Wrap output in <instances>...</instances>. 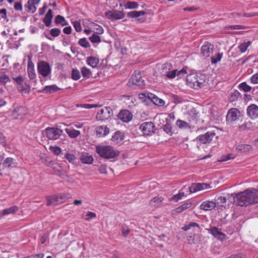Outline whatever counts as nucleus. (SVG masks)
Segmentation results:
<instances>
[{"mask_svg": "<svg viewBox=\"0 0 258 258\" xmlns=\"http://www.w3.org/2000/svg\"><path fill=\"white\" fill-rule=\"evenodd\" d=\"M163 129L165 132L169 135H171L172 133V127H171V121H168L164 125L162 126Z\"/></svg>", "mask_w": 258, "mask_h": 258, "instance_id": "nucleus-43", "label": "nucleus"}, {"mask_svg": "<svg viewBox=\"0 0 258 258\" xmlns=\"http://www.w3.org/2000/svg\"><path fill=\"white\" fill-rule=\"evenodd\" d=\"M123 139V134L121 132L117 131L112 136L111 141L113 144H118L121 143Z\"/></svg>", "mask_w": 258, "mask_h": 258, "instance_id": "nucleus-25", "label": "nucleus"}, {"mask_svg": "<svg viewBox=\"0 0 258 258\" xmlns=\"http://www.w3.org/2000/svg\"><path fill=\"white\" fill-rule=\"evenodd\" d=\"M235 158V154L233 153H228L223 155L222 158L220 160H218V161H227L229 160L234 159Z\"/></svg>", "mask_w": 258, "mask_h": 258, "instance_id": "nucleus-47", "label": "nucleus"}, {"mask_svg": "<svg viewBox=\"0 0 258 258\" xmlns=\"http://www.w3.org/2000/svg\"><path fill=\"white\" fill-rule=\"evenodd\" d=\"M96 218V214L92 212H88L85 215V219L90 221L92 219Z\"/></svg>", "mask_w": 258, "mask_h": 258, "instance_id": "nucleus-59", "label": "nucleus"}, {"mask_svg": "<svg viewBox=\"0 0 258 258\" xmlns=\"http://www.w3.org/2000/svg\"><path fill=\"white\" fill-rule=\"evenodd\" d=\"M48 149L51 153L56 155H59L61 152V148L56 146H50L48 148Z\"/></svg>", "mask_w": 258, "mask_h": 258, "instance_id": "nucleus-46", "label": "nucleus"}, {"mask_svg": "<svg viewBox=\"0 0 258 258\" xmlns=\"http://www.w3.org/2000/svg\"><path fill=\"white\" fill-rule=\"evenodd\" d=\"M80 160L81 161H93L94 160L92 155L87 152L82 153L80 157Z\"/></svg>", "mask_w": 258, "mask_h": 258, "instance_id": "nucleus-39", "label": "nucleus"}, {"mask_svg": "<svg viewBox=\"0 0 258 258\" xmlns=\"http://www.w3.org/2000/svg\"><path fill=\"white\" fill-rule=\"evenodd\" d=\"M90 41L92 43H99L101 42L100 37L98 34L93 33V34L89 38Z\"/></svg>", "mask_w": 258, "mask_h": 258, "instance_id": "nucleus-50", "label": "nucleus"}, {"mask_svg": "<svg viewBox=\"0 0 258 258\" xmlns=\"http://www.w3.org/2000/svg\"><path fill=\"white\" fill-rule=\"evenodd\" d=\"M25 7L27 12H31L33 13L36 11V7L32 1H28Z\"/></svg>", "mask_w": 258, "mask_h": 258, "instance_id": "nucleus-40", "label": "nucleus"}, {"mask_svg": "<svg viewBox=\"0 0 258 258\" xmlns=\"http://www.w3.org/2000/svg\"><path fill=\"white\" fill-rule=\"evenodd\" d=\"M234 202L240 206L258 203V189L248 188L236 194Z\"/></svg>", "mask_w": 258, "mask_h": 258, "instance_id": "nucleus-1", "label": "nucleus"}, {"mask_svg": "<svg viewBox=\"0 0 258 258\" xmlns=\"http://www.w3.org/2000/svg\"><path fill=\"white\" fill-rule=\"evenodd\" d=\"M81 72L83 77L86 79L89 78L92 75L91 72L90 70V69L87 68L86 67H82L81 68Z\"/></svg>", "mask_w": 258, "mask_h": 258, "instance_id": "nucleus-38", "label": "nucleus"}, {"mask_svg": "<svg viewBox=\"0 0 258 258\" xmlns=\"http://www.w3.org/2000/svg\"><path fill=\"white\" fill-rule=\"evenodd\" d=\"M176 70H174L172 71L167 72L165 76L169 79H173L176 77Z\"/></svg>", "mask_w": 258, "mask_h": 258, "instance_id": "nucleus-61", "label": "nucleus"}, {"mask_svg": "<svg viewBox=\"0 0 258 258\" xmlns=\"http://www.w3.org/2000/svg\"><path fill=\"white\" fill-rule=\"evenodd\" d=\"M45 133L49 140H55L62 134V131L58 128L48 127L45 129Z\"/></svg>", "mask_w": 258, "mask_h": 258, "instance_id": "nucleus-8", "label": "nucleus"}, {"mask_svg": "<svg viewBox=\"0 0 258 258\" xmlns=\"http://www.w3.org/2000/svg\"><path fill=\"white\" fill-rule=\"evenodd\" d=\"M120 6L123 7L125 9H136L139 5L136 2L123 1L120 3Z\"/></svg>", "mask_w": 258, "mask_h": 258, "instance_id": "nucleus-23", "label": "nucleus"}, {"mask_svg": "<svg viewBox=\"0 0 258 258\" xmlns=\"http://www.w3.org/2000/svg\"><path fill=\"white\" fill-rule=\"evenodd\" d=\"M13 79L16 82L17 89L22 94H26L30 91V86L25 81L24 78L22 76H19L13 78Z\"/></svg>", "mask_w": 258, "mask_h": 258, "instance_id": "nucleus-4", "label": "nucleus"}, {"mask_svg": "<svg viewBox=\"0 0 258 258\" xmlns=\"http://www.w3.org/2000/svg\"><path fill=\"white\" fill-rule=\"evenodd\" d=\"M248 115L251 118H255L258 116V106L255 104L249 106L247 109Z\"/></svg>", "mask_w": 258, "mask_h": 258, "instance_id": "nucleus-24", "label": "nucleus"}, {"mask_svg": "<svg viewBox=\"0 0 258 258\" xmlns=\"http://www.w3.org/2000/svg\"><path fill=\"white\" fill-rule=\"evenodd\" d=\"M251 82L254 84H258V73L252 76L250 78Z\"/></svg>", "mask_w": 258, "mask_h": 258, "instance_id": "nucleus-62", "label": "nucleus"}, {"mask_svg": "<svg viewBox=\"0 0 258 258\" xmlns=\"http://www.w3.org/2000/svg\"><path fill=\"white\" fill-rule=\"evenodd\" d=\"M99 62V59L94 56H89L87 58V64L93 68H96Z\"/></svg>", "mask_w": 258, "mask_h": 258, "instance_id": "nucleus-32", "label": "nucleus"}, {"mask_svg": "<svg viewBox=\"0 0 258 258\" xmlns=\"http://www.w3.org/2000/svg\"><path fill=\"white\" fill-rule=\"evenodd\" d=\"M192 205V203L190 202H186L183 203L181 206L182 208L184 210L190 208Z\"/></svg>", "mask_w": 258, "mask_h": 258, "instance_id": "nucleus-64", "label": "nucleus"}, {"mask_svg": "<svg viewBox=\"0 0 258 258\" xmlns=\"http://www.w3.org/2000/svg\"><path fill=\"white\" fill-rule=\"evenodd\" d=\"M186 82L189 87L197 90L204 86L206 79L202 74L192 73L187 75Z\"/></svg>", "mask_w": 258, "mask_h": 258, "instance_id": "nucleus-3", "label": "nucleus"}, {"mask_svg": "<svg viewBox=\"0 0 258 258\" xmlns=\"http://www.w3.org/2000/svg\"><path fill=\"white\" fill-rule=\"evenodd\" d=\"M38 74L43 77H46L51 72V68L49 63L44 61H41L37 64Z\"/></svg>", "mask_w": 258, "mask_h": 258, "instance_id": "nucleus-7", "label": "nucleus"}, {"mask_svg": "<svg viewBox=\"0 0 258 258\" xmlns=\"http://www.w3.org/2000/svg\"><path fill=\"white\" fill-rule=\"evenodd\" d=\"M97 153L101 156L106 159L113 158L117 156H121L123 159L127 156L126 153H120L118 151L115 150L111 146L98 145L96 147Z\"/></svg>", "mask_w": 258, "mask_h": 258, "instance_id": "nucleus-2", "label": "nucleus"}, {"mask_svg": "<svg viewBox=\"0 0 258 258\" xmlns=\"http://www.w3.org/2000/svg\"><path fill=\"white\" fill-rule=\"evenodd\" d=\"M121 231L124 237H126L130 232V230L126 226H123Z\"/></svg>", "mask_w": 258, "mask_h": 258, "instance_id": "nucleus-63", "label": "nucleus"}, {"mask_svg": "<svg viewBox=\"0 0 258 258\" xmlns=\"http://www.w3.org/2000/svg\"><path fill=\"white\" fill-rule=\"evenodd\" d=\"M215 203L216 205L219 207H223L224 206L226 202L227 198L223 196H217L215 199Z\"/></svg>", "mask_w": 258, "mask_h": 258, "instance_id": "nucleus-36", "label": "nucleus"}, {"mask_svg": "<svg viewBox=\"0 0 258 258\" xmlns=\"http://www.w3.org/2000/svg\"><path fill=\"white\" fill-rule=\"evenodd\" d=\"M10 81L9 77L6 74H2L0 75V83L5 84Z\"/></svg>", "mask_w": 258, "mask_h": 258, "instance_id": "nucleus-55", "label": "nucleus"}, {"mask_svg": "<svg viewBox=\"0 0 258 258\" xmlns=\"http://www.w3.org/2000/svg\"><path fill=\"white\" fill-rule=\"evenodd\" d=\"M148 97L157 106H163L165 104V102L162 99L158 98L153 94L150 93L148 94Z\"/></svg>", "mask_w": 258, "mask_h": 258, "instance_id": "nucleus-26", "label": "nucleus"}, {"mask_svg": "<svg viewBox=\"0 0 258 258\" xmlns=\"http://www.w3.org/2000/svg\"><path fill=\"white\" fill-rule=\"evenodd\" d=\"M78 44L83 47L88 48L90 46L89 42L86 38L80 39L78 41Z\"/></svg>", "mask_w": 258, "mask_h": 258, "instance_id": "nucleus-49", "label": "nucleus"}, {"mask_svg": "<svg viewBox=\"0 0 258 258\" xmlns=\"http://www.w3.org/2000/svg\"><path fill=\"white\" fill-rule=\"evenodd\" d=\"M60 90L61 89L60 88H58L55 85H53L45 86L43 89V92L44 93L51 94L55 93Z\"/></svg>", "mask_w": 258, "mask_h": 258, "instance_id": "nucleus-31", "label": "nucleus"}, {"mask_svg": "<svg viewBox=\"0 0 258 258\" xmlns=\"http://www.w3.org/2000/svg\"><path fill=\"white\" fill-rule=\"evenodd\" d=\"M239 88L240 90L244 92H249L250 91L251 88L245 82H243L239 85Z\"/></svg>", "mask_w": 258, "mask_h": 258, "instance_id": "nucleus-53", "label": "nucleus"}, {"mask_svg": "<svg viewBox=\"0 0 258 258\" xmlns=\"http://www.w3.org/2000/svg\"><path fill=\"white\" fill-rule=\"evenodd\" d=\"M105 17L111 21L118 20L124 18L125 15L122 11L113 10L105 13Z\"/></svg>", "mask_w": 258, "mask_h": 258, "instance_id": "nucleus-9", "label": "nucleus"}, {"mask_svg": "<svg viewBox=\"0 0 258 258\" xmlns=\"http://www.w3.org/2000/svg\"><path fill=\"white\" fill-rule=\"evenodd\" d=\"M64 157L69 161H72L76 159V155L71 153H66Z\"/></svg>", "mask_w": 258, "mask_h": 258, "instance_id": "nucleus-60", "label": "nucleus"}, {"mask_svg": "<svg viewBox=\"0 0 258 258\" xmlns=\"http://www.w3.org/2000/svg\"><path fill=\"white\" fill-rule=\"evenodd\" d=\"M163 198L161 197H154L152 199L150 202V205L152 206L156 207L158 206L162 202Z\"/></svg>", "mask_w": 258, "mask_h": 258, "instance_id": "nucleus-44", "label": "nucleus"}, {"mask_svg": "<svg viewBox=\"0 0 258 258\" xmlns=\"http://www.w3.org/2000/svg\"><path fill=\"white\" fill-rule=\"evenodd\" d=\"M118 118L124 122H130L133 118L132 113L127 110H123L118 114Z\"/></svg>", "mask_w": 258, "mask_h": 258, "instance_id": "nucleus-17", "label": "nucleus"}, {"mask_svg": "<svg viewBox=\"0 0 258 258\" xmlns=\"http://www.w3.org/2000/svg\"><path fill=\"white\" fill-rule=\"evenodd\" d=\"M250 44V41H245L238 46V48L241 53L245 52Z\"/></svg>", "mask_w": 258, "mask_h": 258, "instance_id": "nucleus-41", "label": "nucleus"}, {"mask_svg": "<svg viewBox=\"0 0 258 258\" xmlns=\"http://www.w3.org/2000/svg\"><path fill=\"white\" fill-rule=\"evenodd\" d=\"M216 206V204L215 202L210 201H206L200 205V208L201 210H203L204 211H209L211 210L214 209Z\"/></svg>", "mask_w": 258, "mask_h": 258, "instance_id": "nucleus-22", "label": "nucleus"}, {"mask_svg": "<svg viewBox=\"0 0 258 258\" xmlns=\"http://www.w3.org/2000/svg\"><path fill=\"white\" fill-rule=\"evenodd\" d=\"M96 134L98 137H104L109 133V128L105 125L97 126L96 129Z\"/></svg>", "mask_w": 258, "mask_h": 258, "instance_id": "nucleus-21", "label": "nucleus"}, {"mask_svg": "<svg viewBox=\"0 0 258 258\" xmlns=\"http://www.w3.org/2000/svg\"><path fill=\"white\" fill-rule=\"evenodd\" d=\"M18 209L17 206H13L9 208L4 209L0 212V217L10 214H14L18 210Z\"/></svg>", "mask_w": 258, "mask_h": 258, "instance_id": "nucleus-29", "label": "nucleus"}, {"mask_svg": "<svg viewBox=\"0 0 258 258\" xmlns=\"http://www.w3.org/2000/svg\"><path fill=\"white\" fill-rule=\"evenodd\" d=\"M61 33V30L58 28H52L50 30V34L53 37L58 36Z\"/></svg>", "mask_w": 258, "mask_h": 258, "instance_id": "nucleus-54", "label": "nucleus"}, {"mask_svg": "<svg viewBox=\"0 0 258 258\" xmlns=\"http://www.w3.org/2000/svg\"><path fill=\"white\" fill-rule=\"evenodd\" d=\"M185 196L184 192H179L178 194L174 195L172 198L171 200L175 202H177L179 200L182 199V197Z\"/></svg>", "mask_w": 258, "mask_h": 258, "instance_id": "nucleus-56", "label": "nucleus"}, {"mask_svg": "<svg viewBox=\"0 0 258 258\" xmlns=\"http://www.w3.org/2000/svg\"><path fill=\"white\" fill-rule=\"evenodd\" d=\"M215 136V133L213 132H208L204 135L198 137L200 142L202 144L210 143Z\"/></svg>", "mask_w": 258, "mask_h": 258, "instance_id": "nucleus-18", "label": "nucleus"}, {"mask_svg": "<svg viewBox=\"0 0 258 258\" xmlns=\"http://www.w3.org/2000/svg\"><path fill=\"white\" fill-rule=\"evenodd\" d=\"M176 125L182 130H190L191 128L190 125L187 122L178 119L176 122Z\"/></svg>", "mask_w": 258, "mask_h": 258, "instance_id": "nucleus-33", "label": "nucleus"}, {"mask_svg": "<svg viewBox=\"0 0 258 258\" xmlns=\"http://www.w3.org/2000/svg\"><path fill=\"white\" fill-rule=\"evenodd\" d=\"M52 19V11L51 9H49L47 11L46 14L45 15V16L43 20V22L46 27L50 26V25L51 23Z\"/></svg>", "mask_w": 258, "mask_h": 258, "instance_id": "nucleus-30", "label": "nucleus"}, {"mask_svg": "<svg viewBox=\"0 0 258 258\" xmlns=\"http://www.w3.org/2000/svg\"><path fill=\"white\" fill-rule=\"evenodd\" d=\"M46 165L51 167L54 170L58 172L65 171L63 167L60 166L58 162H47Z\"/></svg>", "mask_w": 258, "mask_h": 258, "instance_id": "nucleus-35", "label": "nucleus"}, {"mask_svg": "<svg viewBox=\"0 0 258 258\" xmlns=\"http://www.w3.org/2000/svg\"><path fill=\"white\" fill-rule=\"evenodd\" d=\"M140 130L145 136H150L155 132V125L152 122H145L140 126Z\"/></svg>", "mask_w": 258, "mask_h": 258, "instance_id": "nucleus-10", "label": "nucleus"}, {"mask_svg": "<svg viewBox=\"0 0 258 258\" xmlns=\"http://www.w3.org/2000/svg\"><path fill=\"white\" fill-rule=\"evenodd\" d=\"M112 115V109L110 107H105L98 112L96 118L98 120L105 121L110 119Z\"/></svg>", "mask_w": 258, "mask_h": 258, "instance_id": "nucleus-5", "label": "nucleus"}, {"mask_svg": "<svg viewBox=\"0 0 258 258\" xmlns=\"http://www.w3.org/2000/svg\"><path fill=\"white\" fill-rule=\"evenodd\" d=\"M71 77L73 80L75 81L79 80L81 78L80 71L76 69H73Z\"/></svg>", "mask_w": 258, "mask_h": 258, "instance_id": "nucleus-48", "label": "nucleus"}, {"mask_svg": "<svg viewBox=\"0 0 258 258\" xmlns=\"http://www.w3.org/2000/svg\"><path fill=\"white\" fill-rule=\"evenodd\" d=\"M206 230L209 233L212 234L215 237L223 241L225 239L226 235L221 231V229L216 227H212L211 228H207Z\"/></svg>", "mask_w": 258, "mask_h": 258, "instance_id": "nucleus-13", "label": "nucleus"}, {"mask_svg": "<svg viewBox=\"0 0 258 258\" xmlns=\"http://www.w3.org/2000/svg\"><path fill=\"white\" fill-rule=\"evenodd\" d=\"M145 12L143 11H131L127 13V17L132 18H138L140 16H143L145 14Z\"/></svg>", "mask_w": 258, "mask_h": 258, "instance_id": "nucleus-42", "label": "nucleus"}, {"mask_svg": "<svg viewBox=\"0 0 258 258\" xmlns=\"http://www.w3.org/2000/svg\"><path fill=\"white\" fill-rule=\"evenodd\" d=\"M59 204L64 202L67 199L69 198V196L66 194H61L57 195Z\"/></svg>", "mask_w": 258, "mask_h": 258, "instance_id": "nucleus-52", "label": "nucleus"}, {"mask_svg": "<svg viewBox=\"0 0 258 258\" xmlns=\"http://www.w3.org/2000/svg\"><path fill=\"white\" fill-rule=\"evenodd\" d=\"M47 206H55L59 204L57 195H54L52 196H49L47 198Z\"/></svg>", "mask_w": 258, "mask_h": 258, "instance_id": "nucleus-34", "label": "nucleus"}, {"mask_svg": "<svg viewBox=\"0 0 258 258\" xmlns=\"http://www.w3.org/2000/svg\"><path fill=\"white\" fill-rule=\"evenodd\" d=\"M214 46L208 42H206L201 47V55L202 56L207 57L210 56L213 52Z\"/></svg>", "mask_w": 258, "mask_h": 258, "instance_id": "nucleus-12", "label": "nucleus"}, {"mask_svg": "<svg viewBox=\"0 0 258 258\" xmlns=\"http://www.w3.org/2000/svg\"><path fill=\"white\" fill-rule=\"evenodd\" d=\"M251 149V146L247 144H240L236 148V150L241 154H247L248 152H250Z\"/></svg>", "mask_w": 258, "mask_h": 258, "instance_id": "nucleus-28", "label": "nucleus"}, {"mask_svg": "<svg viewBox=\"0 0 258 258\" xmlns=\"http://www.w3.org/2000/svg\"><path fill=\"white\" fill-rule=\"evenodd\" d=\"M73 26L77 32H79L82 31V27L80 21H75L73 22Z\"/></svg>", "mask_w": 258, "mask_h": 258, "instance_id": "nucleus-58", "label": "nucleus"}, {"mask_svg": "<svg viewBox=\"0 0 258 258\" xmlns=\"http://www.w3.org/2000/svg\"><path fill=\"white\" fill-rule=\"evenodd\" d=\"M239 96V93L237 90H234L230 93V101H234L236 100Z\"/></svg>", "mask_w": 258, "mask_h": 258, "instance_id": "nucleus-51", "label": "nucleus"}, {"mask_svg": "<svg viewBox=\"0 0 258 258\" xmlns=\"http://www.w3.org/2000/svg\"><path fill=\"white\" fill-rule=\"evenodd\" d=\"M54 21L56 24H60L62 26H64L68 25V23L66 20L64 18L60 15L56 16L55 18Z\"/></svg>", "mask_w": 258, "mask_h": 258, "instance_id": "nucleus-37", "label": "nucleus"}, {"mask_svg": "<svg viewBox=\"0 0 258 258\" xmlns=\"http://www.w3.org/2000/svg\"><path fill=\"white\" fill-rule=\"evenodd\" d=\"M210 187V184L205 183H193L188 187L190 192H196Z\"/></svg>", "mask_w": 258, "mask_h": 258, "instance_id": "nucleus-14", "label": "nucleus"}, {"mask_svg": "<svg viewBox=\"0 0 258 258\" xmlns=\"http://www.w3.org/2000/svg\"><path fill=\"white\" fill-rule=\"evenodd\" d=\"M131 82L136 85L142 87L144 86V81L142 79L141 74L139 72H135L132 76Z\"/></svg>", "mask_w": 258, "mask_h": 258, "instance_id": "nucleus-16", "label": "nucleus"}, {"mask_svg": "<svg viewBox=\"0 0 258 258\" xmlns=\"http://www.w3.org/2000/svg\"><path fill=\"white\" fill-rule=\"evenodd\" d=\"M27 72L28 77L30 80H34L36 77V74L34 69V64L30 58H29L27 64Z\"/></svg>", "mask_w": 258, "mask_h": 258, "instance_id": "nucleus-19", "label": "nucleus"}, {"mask_svg": "<svg viewBox=\"0 0 258 258\" xmlns=\"http://www.w3.org/2000/svg\"><path fill=\"white\" fill-rule=\"evenodd\" d=\"M88 27L92 29L94 33L101 34L104 32V30L101 26L89 20H86Z\"/></svg>", "mask_w": 258, "mask_h": 258, "instance_id": "nucleus-20", "label": "nucleus"}, {"mask_svg": "<svg viewBox=\"0 0 258 258\" xmlns=\"http://www.w3.org/2000/svg\"><path fill=\"white\" fill-rule=\"evenodd\" d=\"M187 72L186 71L185 69L182 68L181 70L178 71L176 70V77H178V78H181L183 77H184L186 74Z\"/></svg>", "mask_w": 258, "mask_h": 258, "instance_id": "nucleus-57", "label": "nucleus"}, {"mask_svg": "<svg viewBox=\"0 0 258 258\" xmlns=\"http://www.w3.org/2000/svg\"><path fill=\"white\" fill-rule=\"evenodd\" d=\"M198 112L195 108L193 107H191L188 109L186 113V117L189 120V121L195 120L198 117Z\"/></svg>", "mask_w": 258, "mask_h": 258, "instance_id": "nucleus-27", "label": "nucleus"}, {"mask_svg": "<svg viewBox=\"0 0 258 258\" xmlns=\"http://www.w3.org/2000/svg\"><path fill=\"white\" fill-rule=\"evenodd\" d=\"M223 53L218 52L211 57L212 63L215 64L220 61L222 57Z\"/></svg>", "mask_w": 258, "mask_h": 258, "instance_id": "nucleus-45", "label": "nucleus"}, {"mask_svg": "<svg viewBox=\"0 0 258 258\" xmlns=\"http://www.w3.org/2000/svg\"><path fill=\"white\" fill-rule=\"evenodd\" d=\"M168 113H160L157 114L154 118V122L158 126L162 127L168 122Z\"/></svg>", "mask_w": 258, "mask_h": 258, "instance_id": "nucleus-15", "label": "nucleus"}, {"mask_svg": "<svg viewBox=\"0 0 258 258\" xmlns=\"http://www.w3.org/2000/svg\"><path fill=\"white\" fill-rule=\"evenodd\" d=\"M67 127L64 129V131L71 138H76L81 134L80 132L76 128H81L82 125L72 123L67 125Z\"/></svg>", "mask_w": 258, "mask_h": 258, "instance_id": "nucleus-6", "label": "nucleus"}, {"mask_svg": "<svg viewBox=\"0 0 258 258\" xmlns=\"http://www.w3.org/2000/svg\"><path fill=\"white\" fill-rule=\"evenodd\" d=\"M240 112L236 108H231L228 111L226 121L229 124L234 123L239 117Z\"/></svg>", "mask_w": 258, "mask_h": 258, "instance_id": "nucleus-11", "label": "nucleus"}]
</instances>
